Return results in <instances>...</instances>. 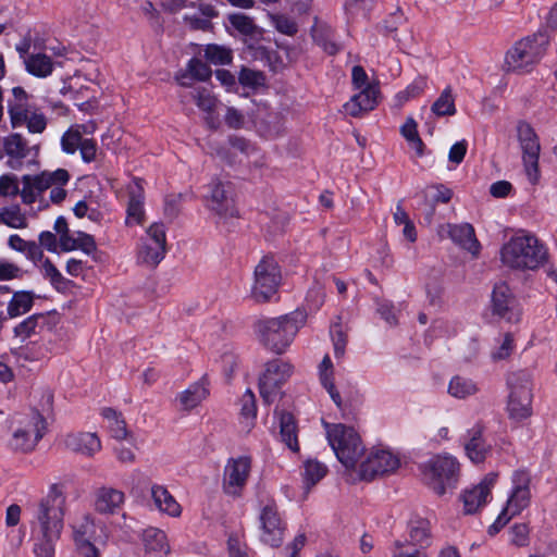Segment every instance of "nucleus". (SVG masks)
<instances>
[{
  "mask_svg": "<svg viewBox=\"0 0 557 557\" xmlns=\"http://www.w3.org/2000/svg\"><path fill=\"white\" fill-rule=\"evenodd\" d=\"M228 552L230 557H251L246 545L235 536L228 539Z\"/></svg>",
  "mask_w": 557,
  "mask_h": 557,
  "instance_id": "obj_64",
  "label": "nucleus"
},
{
  "mask_svg": "<svg viewBox=\"0 0 557 557\" xmlns=\"http://www.w3.org/2000/svg\"><path fill=\"white\" fill-rule=\"evenodd\" d=\"M518 139L522 151L524 172L531 184H536L540 178L539 159L541 144L537 134L528 123L518 125Z\"/></svg>",
  "mask_w": 557,
  "mask_h": 557,
  "instance_id": "obj_13",
  "label": "nucleus"
},
{
  "mask_svg": "<svg viewBox=\"0 0 557 557\" xmlns=\"http://www.w3.org/2000/svg\"><path fill=\"white\" fill-rule=\"evenodd\" d=\"M332 341L335 358L342 359L345 355L347 337L339 327H335L332 331Z\"/></svg>",
  "mask_w": 557,
  "mask_h": 557,
  "instance_id": "obj_60",
  "label": "nucleus"
},
{
  "mask_svg": "<svg viewBox=\"0 0 557 557\" xmlns=\"http://www.w3.org/2000/svg\"><path fill=\"white\" fill-rule=\"evenodd\" d=\"M18 193V184L15 176L2 175L0 177V195L15 196Z\"/></svg>",
  "mask_w": 557,
  "mask_h": 557,
  "instance_id": "obj_62",
  "label": "nucleus"
},
{
  "mask_svg": "<svg viewBox=\"0 0 557 557\" xmlns=\"http://www.w3.org/2000/svg\"><path fill=\"white\" fill-rule=\"evenodd\" d=\"M326 473L327 467L315 459H308L304 465V480L307 486L315 485Z\"/></svg>",
  "mask_w": 557,
  "mask_h": 557,
  "instance_id": "obj_48",
  "label": "nucleus"
},
{
  "mask_svg": "<svg viewBox=\"0 0 557 557\" xmlns=\"http://www.w3.org/2000/svg\"><path fill=\"white\" fill-rule=\"evenodd\" d=\"M3 149L9 157L8 165L13 170L21 169L23 159L29 154L27 141L20 134H11L3 140Z\"/></svg>",
  "mask_w": 557,
  "mask_h": 557,
  "instance_id": "obj_27",
  "label": "nucleus"
},
{
  "mask_svg": "<svg viewBox=\"0 0 557 557\" xmlns=\"http://www.w3.org/2000/svg\"><path fill=\"white\" fill-rule=\"evenodd\" d=\"M318 372L322 386L327 391L337 408L343 409L344 401L334 385V366L329 355L323 357L318 367Z\"/></svg>",
  "mask_w": 557,
  "mask_h": 557,
  "instance_id": "obj_33",
  "label": "nucleus"
},
{
  "mask_svg": "<svg viewBox=\"0 0 557 557\" xmlns=\"http://www.w3.org/2000/svg\"><path fill=\"white\" fill-rule=\"evenodd\" d=\"M294 373V366L286 360L269 361L259 377V392L265 404L273 403L281 394L282 386Z\"/></svg>",
  "mask_w": 557,
  "mask_h": 557,
  "instance_id": "obj_12",
  "label": "nucleus"
},
{
  "mask_svg": "<svg viewBox=\"0 0 557 557\" xmlns=\"http://www.w3.org/2000/svg\"><path fill=\"white\" fill-rule=\"evenodd\" d=\"M151 498L156 508L172 518H178L182 515V506L176 502L168 488L160 484H152L150 487Z\"/></svg>",
  "mask_w": 557,
  "mask_h": 557,
  "instance_id": "obj_28",
  "label": "nucleus"
},
{
  "mask_svg": "<svg viewBox=\"0 0 557 557\" xmlns=\"http://www.w3.org/2000/svg\"><path fill=\"white\" fill-rule=\"evenodd\" d=\"M270 18L275 29L284 35L294 36L298 32L297 23L286 15L272 14Z\"/></svg>",
  "mask_w": 557,
  "mask_h": 557,
  "instance_id": "obj_53",
  "label": "nucleus"
},
{
  "mask_svg": "<svg viewBox=\"0 0 557 557\" xmlns=\"http://www.w3.org/2000/svg\"><path fill=\"white\" fill-rule=\"evenodd\" d=\"M0 223L16 230L26 228L28 225L25 213L17 206L2 208L0 210Z\"/></svg>",
  "mask_w": 557,
  "mask_h": 557,
  "instance_id": "obj_45",
  "label": "nucleus"
},
{
  "mask_svg": "<svg viewBox=\"0 0 557 557\" xmlns=\"http://www.w3.org/2000/svg\"><path fill=\"white\" fill-rule=\"evenodd\" d=\"M422 480L437 495L456 486L460 471L458 460L449 454H440L420 465Z\"/></svg>",
  "mask_w": 557,
  "mask_h": 557,
  "instance_id": "obj_5",
  "label": "nucleus"
},
{
  "mask_svg": "<svg viewBox=\"0 0 557 557\" xmlns=\"http://www.w3.org/2000/svg\"><path fill=\"white\" fill-rule=\"evenodd\" d=\"M66 495L63 486L53 484L36 505L32 520L34 554L36 557H53L55 543L64 528Z\"/></svg>",
  "mask_w": 557,
  "mask_h": 557,
  "instance_id": "obj_1",
  "label": "nucleus"
},
{
  "mask_svg": "<svg viewBox=\"0 0 557 557\" xmlns=\"http://www.w3.org/2000/svg\"><path fill=\"white\" fill-rule=\"evenodd\" d=\"M197 107L205 112H212L218 103L216 97L206 88H200L194 96Z\"/></svg>",
  "mask_w": 557,
  "mask_h": 557,
  "instance_id": "obj_54",
  "label": "nucleus"
},
{
  "mask_svg": "<svg viewBox=\"0 0 557 557\" xmlns=\"http://www.w3.org/2000/svg\"><path fill=\"white\" fill-rule=\"evenodd\" d=\"M529 528L523 524H515L510 529V542L517 546H524L528 543Z\"/></svg>",
  "mask_w": 557,
  "mask_h": 557,
  "instance_id": "obj_61",
  "label": "nucleus"
},
{
  "mask_svg": "<svg viewBox=\"0 0 557 557\" xmlns=\"http://www.w3.org/2000/svg\"><path fill=\"white\" fill-rule=\"evenodd\" d=\"M311 36L329 54L333 55L339 51V46L333 40L331 27L318 18H315L311 28Z\"/></svg>",
  "mask_w": 557,
  "mask_h": 557,
  "instance_id": "obj_39",
  "label": "nucleus"
},
{
  "mask_svg": "<svg viewBox=\"0 0 557 557\" xmlns=\"http://www.w3.org/2000/svg\"><path fill=\"white\" fill-rule=\"evenodd\" d=\"M282 275L277 261L273 257H263L256 265L251 297L257 302H267L276 293Z\"/></svg>",
  "mask_w": 557,
  "mask_h": 557,
  "instance_id": "obj_11",
  "label": "nucleus"
},
{
  "mask_svg": "<svg viewBox=\"0 0 557 557\" xmlns=\"http://www.w3.org/2000/svg\"><path fill=\"white\" fill-rule=\"evenodd\" d=\"M13 99L8 102L11 124L15 127L26 126L32 134H41L47 127L46 115L28 102V95L22 87L12 89Z\"/></svg>",
  "mask_w": 557,
  "mask_h": 557,
  "instance_id": "obj_8",
  "label": "nucleus"
},
{
  "mask_svg": "<svg viewBox=\"0 0 557 557\" xmlns=\"http://www.w3.org/2000/svg\"><path fill=\"white\" fill-rule=\"evenodd\" d=\"M482 433L483 428L480 424L474 425L468 431L465 450L469 459L474 463L483 462L490 451V446L482 438Z\"/></svg>",
  "mask_w": 557,
  "mask_h": 557,
  "instance_id": "obj_31",
  "label": "nucleus"
},
{
  "mask_svg": "<svg viewBox=\"0 0 557 557\" xmlns=\"http://www.w3.org/2000/svg\"><path fill=\"white\" fill-rule=\"evenodd\" d=\"M127 224H140L144 219V186L139 178L128 185Z\"/></svg>",
  "mask_w": 557,
  "mask_h": 557,
  "instance_id": "obj_29",
  "label": "nucleus"
},
{
  "mask_svg": "<svg viewBox=\"0 0 557 557\" xmlns=\"http://www.w3.org/2000/svg\"><path fill=\"white\" fill-rule=\"evenodd\" d=\"M143 546L145 554L151 557H168L171 554L168 535L158 528H148L144 531Z\"/></svg>",
  "mask_w": 557,
  "mask_h": 557,
  "instance_id": "obj_25",
  "label": "nucleus"
},
{
  "mask_svg": "<svg viewBox=\"0 0 557 557\" xmlns=\"http://www.w3.org/2000/svg\"><path fill=\"white\" fill-rule=\"evenodd\" d=\"M495 482L496 474L490 473L478 485L465 491L461 496L465 513H475L488 502Z\"/></svg>",
  "mask_w": 557,
  "mask_h": 557,
  "instance_id": "obj_20",
  "label": "nucleus"
},
{
  "mask_svg": "<svg viewBox=\"0 0 557 557\" xmlns=\"http://www.w3.org/2000/svg\"><path fill=\"white\" fill-rule=\"evenodd\" d=\"M125 495L122 491L102 486L95 493V509L99 513L113 515L123 506Z\"/></svg>",
  "mask_w": 557,
  "mask_h": 557,
  "instance_id": "obj_26",
  "label": "nucleus"
},
{
  "mask_svg": "<svg viewBox=\"0 0 557 557\" xmlns=\"http://www.w3.org/2000/svg\"><path fill=\"white\" fill-rule=\"evenodd\" d=\"M305 323L306 314L301 311H293L259 320L256 323V333L263 347L273 354L282 355L292 345Z\"/></svg>",
  "mask_w": 557,
  "mask_h": 557,
  "instance_id": "obj_3",
  "label": "nucleus"
},
{
  "mask_svg": "<svg viewBox=\"0 0 557 557\" xmlns=\"http://www.w3.org/2000/svg\"><path fill=\"white\" fill-rule=\"evenodd\" d=\"M251 472V458L238 456L227 460L223 473V490L227 495L239 496Z\"/></svg>",
  "mask_w": 557,
  "mask_h": 557,
  "instance_id": "obj_17",
  "label": "nucleus"
},
{
  "mask_svg": "<svg viewBox=\"0 0 557 557\" xmlns=\"http://www.w3.org/2000/svg\"><path fill=\"white\" fill-rule=\"evenodd\" d=\"M60 248L63 251L81 249L89 255L96 250L97 246L91 235L84 232H70L69 236L63 237Z\"/></svg>",
  "mask_w": 557,
  "mask_h": 557,
  "instance_id": "obj_38",
  "label": "nucleus"
},
{
  "mask_svg": "<svg viewBox=\"0 0 557 557\" xmlns=\"http://www.w3.org/2000/svg\"><path fill=\"white\" fill-rule=\"evenodd\" d=\"M509 417L513 420H523L532 413V383L530 374L525 371L511 373L508 377Z\"/></svg>",
  "mask_w": 557,
  "mask_h": 557,
  "instance_id": "obj_10",
  "label": "nucleus"
},
{
  "mask_svg": "<svg viewBox=\"0 0 557 557\" xmlns=\"http://www.w3.org/2000/svg\"><path fill=\"white\" fill-rule=\"evenodd\" d=\"M166 248L156 245L144 238L137 253L138 262L154 268L165 256Z\"/></svg>",
  "mask_w": 557,
  "mask_h": 557,
  "instance_id": "obj_41",
  "label": "nucleus"
},
{
  "mask_svg": "<svg viewBox=\"0 0 557 557\" xmlns=\"http://www.w3.org/2000/svg\"><path fill=\"white\" fill-rule=\"evenodd\" d=\"M206 196L207 207L215 212L221 219L234 216L236 210L233 205L232 198L228 196V189L225 184L220 181H212Z\"/></svg>",
  "mask_w": 557,
  "mask_h": 557,
  "instance_id": "obj_21",
  "label": "nucleus"
},
{
  "mask_svg": "<svg viewBox=\"0 0 557 557\" xmlns=\"http://www.w3.org/2000/svg\"><path fill=\"white\" fill-rule=\"evenodd\" d=\"M437 235L441 238L448 237L453 240L454 244L459 246L460 248L469 251L472 256L476 257L480 252V243L475 237L474 228L469 223L461 224H453L446 223L442 224L437 228Z\"/></svg>",
  "mask_w": 557,
  "mask_h": 557,
  "instance_id": "obj_18",
  "label": "nucleus"
},
{
  "mask_svg": "<svg viewBox=\"0 0 557 557\" xmlns=\"http://www.w3.org/2000/svg\"><path fill=\"white\" fill-rule=\"evenodd\" d=\"M428 88V79L424 76H418L403 91L397 94L399 101L405 102L421 96Z\"/></svg>",
  "mask_w": 557,
  "mask_h": 557,
  "instance_id": "obj_50",
  "label": "nucleus"
},
{
  "mask_svg": "<svg viewBox=\"0 0 557 557\" xmlns=\"http://www.w3.org/2000/svg\"><path fill=\"white\" fill-rule=\"evenodd\" d=\"M26 71L36 77L45 78L52 74L54 62L45 53H32L24 59Z\"/></svg>",
  "mask_w": 557,
  "mask_h": 557,
  "instance_id": "obj_35",
  "label": "nucleus"
},
{
  "mask_svg": "<svg viewBox=\"0 0 557 557\" xmlns=\"http://www.w3.org/2000/svg\"><path fill=\"white\" fill-rule=\"evenodd\" d=\"M549 44V37L544 32L528 36L507 52V69L513 72H528L545 54Z\"/></svg>",
  "mask_w": 557,
  "mask_h": 557,
  "instance_id": "obj_6",
  "label": "nucleus"
},
{
  "mask_svg": "<svg viewBox=\"0 0 557 557\" xmlns=\"http://www.w3.org/2000/svg\"><path fill=\"white\" fill-rule=\"evenodd\" d=\"M298 429L294 417L288 412L280 414V436L281 441L292 450L298 451Z\"/></svg>",
  "mask_w": 557,
  "mask_h": 557,
  "instance_id": "obj_40",
  "label": "nucleus"
},
{
  "mask_svg": "<svg viewBox=\"0 0 557 557\" xmlns=\"http://www.w3.org/2000/svg\"><path fill=\"white\" fill-rule=\"evenodd\" d=\"M70 174L64 169H57L49 172L44 171L37 175L23 176L22 198L25 202L32 203L36 194H40L47 189H51L57 185H67Z\"/></svg>",
  "mask_w": 557,
  "mask_h": 557,
  "instance_id": "obj_16",
  "label": "nucleus"
},
{
  "mask_svg": "<svg viewBox=\"0 0 557 557\" xmlns=\"http://www.w3.org/2000/svg\"><path fill=\"white\" fill-rule=\"evenodd\" d=\"M377 312L387 324L392 326L397 324V312L392 304L387 301L380 302L377 306Z\"/></svg>",
  "mask_w": 557,
  "mask_h": 557,
  "instance_id": "obj_63",
  "label": "nucleus"
},
{
  "mask_svg": "<svg viewBox=\"0 0 557 557\" xmlns=\"http://www.w3.org/2000/svg\"><path fill=\"white\" fill-rule=\"evenodd\" d=\"M238 81L244 87L251 89H257L265 85V77L262 72L247 67L242 69Z\"/></svg>",
  "mask_w": 557,
  "mask_h": 557,
  "instance_id": "obj_51",
  "label": "nucleus"
},
{
  "mask_svg": "<svg viewBox=\"0 0 557 557\" xmlns=\"http://www.w3.org/2000/svg\"><path fill=\"white\" fill-rule=\"evenodd\" d=\"M228 21L233 27L245 35H250L255 30V24L252 20L242 13H234L228 16Z\"/></svg>",
  "mask_w": 557,
  "mask_h": 557,
  "instance_id": "obj_56",
  "label": "nucleus"
},
{
  "mask_svg": "<svg viewBox=\"0 0 557 557\" xmlns=\"http://www.w3.org/2000/svg\"><path fill=\"white\" fill-rule=\"evenodd\" d=\"M46 422L41 414L33 412L20 420L10 442L11 447L18 451L33 450L44 436Z\"/></svg>",
  "mask_w": 557,
  "mask_h": 557,
  "instance_id": "obj_14",
  "label": "nucleus"
},
{
  "mask_svg": "<svg viewBox=\"0 0 557 557\" xmlns=\"http://www.w3.org/2000/svg\"><path fill=\"white\" fill-rule=\"evenodd\" d=\"M393 557H426L421 548H413L409 544L396 541L392 550Z\"/></svg>",
  "mask_w": 557,
  "mask_h": 557,
  "instance_id": "obj_58",
  "label": "nucleus"
},
{
  "mask_svg": "<svg viewBox=\"0 0 557 557\" xmlns=\"http://www.w3.org/2000/svg\"><path fill=\"white\" fill-rule=\"evenodd\" d=\"M530 475L525 471L519 470L512 474V490L506 502V506L498 515L495 522L490 527L491 534L497 533L515 516L524 510L531 502Z\"/></svg>",
  "mask_w": 557,
  "mask_h": 557,
  "instance_id": "obj_9",
  "label": "nucleus"
},
{
  "mask_svg": "<svg viewBox=\"0 0 557 557\" xmlns=\"http://www.w3.org/2000/svg\"><path fill=\"white\" fill-rule=\"evenodd\" d=\"M72 530L75 542L94 541L106 543L109 537L107 527L101 522H96L88 513L76 518L72 523Z\"/></svg>",
  "mask_w": 557,
  "mask_h": 557,
  "instance_id": "obj_19",
  "label": "nucleus"
},
{
  "mask_svg": "<svg viewBox=\"0 0 557 557\" xmlns=\"http://www.w3.org/2000/svg\"><path fill=\"white\" fill-rule=\"evenodd\" d=\"M431 111L436 116L454 115L456 113L455 98L450 87H446L441 96L431 107Z\"/></svg>",
  "mask_w": 557,
  "mask_h": 557,
  "instance_id": "obj_47",
  "label": "nucleus"
},
{
  "mask_svg": "<svg viewBox=\"0 0 557 557\" xmlns=\"http://www.w3.org/2000/svg\"><path fill=\"white\" fill-rule=\"evenodd\" d=\"M351 79L355 89L368 88L371 86H377V84L370 82L368 74L360 65H355L351 71Z\"/></svg>",
  "mask_w": 557,
  "mask_h": 557,
  "instance_id": "obj_59",
  "label": "nucleus"
},
{
  "mask_svg": "<svg viewBox=\"0 0 557 557\" xmlns=\"http://www.w3.org/2000/svg\"><path fill=\"white\" fill-rule=\"evenodd\" d=\"M45 320L44 314H33L16 324L13 329L14 337L20 342H25L37 333L40 321Z\"/></svg>",
  "mask_w": 557,
  "mask_h": 557,
  "instance_id": "obj_44",
  "label": "nucleus"
},
{
  "mask_svg": "<svg viewBox=\"0 0 557 557\" xmlns=\"http://www.w3.org/2000/svg\"><path fill=\"white\" fill-rule=\"evenodd\" d=\"M205 57L213 64H228L232 61L231 50L218 45H208Z\"/></svg>",
  "mask_w": 557,
  "mask_h": 557,
  "instance_id": "obj_52",
  "label": "nucleus"
},
{
  "mask_svg": "<svg viewBox=\"0 0 557 557\" xmlns=\"http://www.w3.org/2000/svg\"><path fill=\"white\" fill-rule=\"evenodd\" d=\"M65 447L87 457L94 456L101 449V442L96 433L78 432L66 434L63 438Z\"/></svg>",
  "mask_w": 557,
  "mask_h": 557,
  "instance_id": "obj_24",
  "label": "nucleus"
},
{
  "mask_svg": "<svg viewBox=\"0 0 557 557\" xmlns=\"http://www.w3.org/2000/svg\"><path fill=\"white\" fill-rule=\"evenodd\" d=\"M401 135L406 138L412 149L417 151L419 156L423 152V143L419 137L417 131V123L412 117H408L404 125L400 127Z\"/></svg>",
  "mask_w": 557,
  "mask_h": 557,
  "instance_id": "obj_49",
  "label": "nucleus"
},
{
  "mask_svg": "<svg viewBox=\"0 0 557 557\" xmlns=\"http://www.w3.org/2000/svg\"><path fill=\"white\" fill-rule=\"evenodd\" d=\"M145 239L166 248L165 226L162 223H153L146 231Z\"/></svg>",
  "mask_w": 557,
  "mask_h": 557,
  "instance_id": "obj_57",
  "label": "nucleus"
},
{
  "mask_svg": "<svg viewBox=\"0 0 557 557\" xmlns=\"http://www.w3.org/2000/svg\"><path fill=\"white\" fill-rule=\"evenodd\" d=\"M95 131V125H82L75 124L71 126L61 137V147L62 150L67 154H73L79 148L84 138L82 137L83 133L90 134Z\"/></svg>",
  "mask_w": 557,
  "mask_h": 557,
  "instance_id": "obj_36",
  "label": "nucleus"
},
{
  "mask_svg": "<svg viewBox=\"0 0 557 557\" xmlns=\"http://www.w3.org/2000/svg\"><path fill=\"white\" fill-rule=\"evenodd\" d=\"M401 465L397 453L386 447L374 446L364 448V455L359 460L355 474L360 480L371 481L396 472Z\"/></svg>",
  "mask_w": 557,
  "mask_h": 557,
  "instance_id": "obj_7",
  "label": "nucleus"
},
{
  "mask_svg": "<svg viewBox=\"0 0 557 557\" xmlns=\"http://www.w3.org/2000/svg\"><path fill=\"white\" fill-rule=\"evenodd\" d=\"M409 542L411 546H420L429 544L430 541V523L424 519L411 520L408 527Z\"/></svg>",
  "mask_w": 557,
  "mask_h": 557,
  "instance_id": "obj_42",
  "label": "nucleus"
},
{
  "mask_svg": "<svg viewBox=\"0 0 557 557\" xmlns=\"http://www.w3.org/2000/svg\"><path fill=\"white\" fill-rule=\"evenodd\" d=\"M285 524L273 500L268 502L259 513V539L271 547H278L284 539Z\"/></svg>",
  "mask_w": 557,
  "mask_h": 557,
  "instance_id": "obj_15",
  "label": "nucleus"
},
{
  "mask_svg": "<svg viewBox=\"0 0 557 557\" xmlns=\"http://www.w3.org/2000/svg\"><path fill=\"white\" fill-rule=\"evenodd\" d=\"M480 392L478 382L473 379L456 374L451 376L447 385V393L455 399L465 400L475 396Z\"/></svg>",
  "mask_w": 557,
  "mask_h": 557,
  "instance_id": "obj_32",
  "label": "nucleus"
},
{
  "mask_svg": "<svg viewBox=\"0 0 557 557\" xmlns=\"http://www.w3.org/2000/svg\"><path fill=\"white\" fill-rule=\"evenodd\" d=\"M357 90L358 92L344 104L346 113L354 117H359L372 111L379 103V86Z\"/></svg>",
  "mask_w": 557,
  "mask_h": 557,
  "instance_id": "obj_22",
  "label": "nucleus"
},
{
  "mask_svg": "<svg viewBox=\"0 0 557 557\" xmlns=\"http://www.w3.org/2000/svg\"><path fill=\"white\" fill-rule=\"evenodd\" d=\"M503 265L518 271H536L548 262L547 246L533 233L517 231L500 248Z\"/></svg>",
  "mask_w": 557,
  "mask_h": 557,
  "instance_id": "obj_2",
  "label": "nucleus"
},
{
  "mask_svg": "<svg viewBox=\"0 0 557 557\" xmlns=\"http://www.w3.org/2000/svg\"><path fill=\"white\" fill-rule=\"evenodd\" d=\"M208 396V381L206 377H201L200 381L190 384L185 391L181 392L176 399L181 409L189 411L199 406Z\"/></svg>",
  "mask_w": 557,
  "mask_h": 557,
  "instance_id": "obj_30",
  "label": "nucleus"
},
{
  "mask_svg": "<svg viewBox=\"0 0 557 557\" xmlns=\"http://www.w3.org/2000/svg\"><path fill=\"white\" fill-rule=\"evenodd\" d=\"M36 295L32 290H16L7 305V315L10 319L26 314L34 307Z\"/></svg>",
  "mask_w": 557,
  "mask_h": 557,
  "instance_id": "obj_34",
  "label": "nucleus"
},
{
  "mask_svg": "<svg viewBox=\"0 0 557 557\" xmlns=\"http://www.w3.org/2000/svg\"><path fill=\"white\" fill-rule=\"evenodd\" d=\"M101 413L108 421V428L114 438L126 440L128 436H131L127 432L125 421L121 419L120 414L115 410L111 408H104L102 409Z\"/></svg>",
  "mask_w": 557,
  "mask_h": 557,
  "instance_id": "obj_46",
  "label": "nucleus"
},
{
  "mask_svg": "<svg viewBox=\"0 0 557 557\" xmlns=\"http://www.w3.org/2000/svg\"><path fill=\"white\" fill-rule=\"evenodd\" d=\"M325 436L337 460L351 474L364 455V445L359 432L343 423L323 422Z\"/></svg>",
  "mask_w": 557,
  "mask_h": 557,
  "instance_id": "obj_4",
  "label": "nucleus"
},
{
  "mask_svg": "<svg viewBox=\"0 0 557 557\" xmlns=\"http://www.w3.org/2000/svg\"><path fill=\"white\" fill-rule=\"evenodd\" d=\"M211 75L212 71L206 63L199 59H191L187 64L186 72L177 75L176 79L181 86L190 87V78L205 82L209 79Z\"/></svg>",
  "mask_w": 557,
  "mask_h": 557,
  "instance_id": "obj_37",
  "label": "nucleus"
},
{
  "mask_svg": "<svg viewBox=\"0 0 557 557\" xmlns=\"http://www.w3.org/2000/svg\"><path fill=\"white\" fill-rule=\"evenodd\" d=\"M515 304V296L508 284L506 282L496 283L491 296V309L493 314L511 321Z\"/></svg>",
  "mask_w": 557,
  "mask_h": 557,
  "instance_id": "obj_23",
  "label": "nucleus"
},
{
  "mask_svg": "<svg viewBox=\"0 0 557 557\" xmlns=\"http://www.w3.org/2000/svg\"><path fill=\"white\" fill-rule=\"evenodd\" d=\"M257 416L256 398L250 389H247L242 398L240 423L243 430L249 432L255 425Z\"/></svg>",
  "mask_w": 557,
  "mask_h": 557,
  "instance_id": "obj_43",
  "label": "nucleus"
},
{
  "mask_svg": "<svg viewBox=\"0 0 557 557\" xmlns=\"http://www.w3.org/2000/svg\"><path fill=\"white\" fill-rule=\"evenodd\" d=\"M24 275L23 270L16 263L0 259V281L20 280Z\"/></svg>",
  "mask_w": 557,
  "mask_h": 557,
  "instance_id": "obj_55",
  "label": "nucleus"
}]
</instances>
